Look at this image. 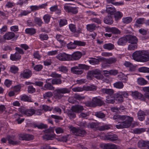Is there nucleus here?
I'll return each instance as SVG.
<instances>
[{"label": "nucleus", "mask_w": 149, "mask_h": 149, "mask_svg": "<svg viewBox=\"0 0 149 149\" xmlns=\"http://www.w3.org/2000/svg\"><path fill=\"white\" fill-rule=\"evenodd\" d=\"M45 134L42 136L43 139L47 140H53L55 138L56 134L54 132V130L52 128H50L45 131Z\"/></svg>", "instance_id": "nucleus-3"}, {"label": "nucleus", "mask_w": 149, "mask_h": 149, "mask_svg": "<svg viewBox=\"0 0 149 149\" xmlns=\"http://www.w3.org/2000/svg\"><path fill=\"white\" fill-rule=\"evenodd\" d=\"M32 71L29 69H26L21 72L20 76L21 78L29 79L32 75Z\"/></svg>", "instance_id": "nucleus-5"}, {"label": "nucleus", "mask_w": 149, "mask_h": 149, "mask_svg": "<svg viewBox=\"0 0 149 149\" xmlns=\"http://www.w3.org/2000/svg\"><path fill=\"white\" fill-rule=\"evenodd\" d=\"M138 146L141 149H149V141H139L138 143Z\"/></svg>", "instance_id": "nucleus-11"}, {"label": "nucleus", "mask_w": 149, "mask_h": 149, "mask_svg": "<svg viewBox=\"0 0 149 149\" xmlns=\"http://www.w3.org/2000/svg\"><path fill=\"white\" fill-rule=\"evenodd\" d=\"M149 60V52H143V54L142 55L141 61L146 62Z\"/></svg>", "instance_id": "nucleus-26"}, {"label": "nucleus", "mask_w": 149, "mask_h": 149, "mask_svg": "<svg viewBox=\"0 0 149 149\" xmlns=\"http://www.w3.org/2000/svg\"><path fill=\"white\" fill-rule=\"evenodd\" d=\"M42 89L44 90H52L54 89V88L52 86L50 83L47 82V80H46V84L44 85Z\"/></svg>", "instance_id": "nucleus-25"}, {"label": "nucleus", "mask_w": 149, "mask_h": 149, "mask_svg": "<svg viewBox=\"0 0 149 149\" xmlns=\"http://www.w3.org/2000/svg\"><path fill=\"white\" fill-rule=\"evenodd\" d=\"M101 92L104 94H106L110 95L113 94L114 91L112 89L104 88L101 89Z\"/></svg>", "instance_id": "nucleus-29"}, {"label": "nucleus", "mask_w": 149, "mask_h": 149, "mask_svg": "<svg viewBox=\"0 0 149 149\" xmlns=\"http://www.w3.org/2000/svg\"><path fill=\"white\" fill-rule=\"evenodd\" d=\"M126 36L125 37L120 38L117 41L118 45H124L127 42Z\"/></svg>", "instance_id": "nucleus-27"}, {"label": "nucleus", "mask_w": 149, "mask_h": 149, "mask_svg": "<svg viewBox=\"0 0 149 149\" xmlns=\"http://www.w3.org/2000/svg\"><path fill=\"white\" fill-rule=\"evenodd\" d=\"M21 56L20 55L15 52L14 54H11L10 55V59L13 61H17L19 60L21 58Z\"/></svg>", "instance_id": "nucleus-22"}, {"label": "nucleus", "mask_w": 149, "mask_h": 149, "mask_svg": "<svg viewBox=\"0 0 149 149\" xmlns=\"http://www.w3.org/2000/svg\"><path fill=\"white\" fill-rule=\"evenodd\" d=\"M103 48L105 49L111 50L114 49V45L113 44L111 43H106L103 45Z\"/></svg>", "instance_id": "nucleus-33"}, {"label": "nucleus", "mask_w": 149, "mask_h": 149, "mask_svg": "<svg viewBox=\"0 0 149 149\" xmlns=\"http://www.w3.org/2000/svg\"><path fill=\"white\" fill-rule=\"evenodd\" d=\"M145 19L144 18H138L136 21L135 25L136 26L138 25L143 24L145 22Z\"/></svg>", "instance_id": "nucleus-42"}, {"label": "nucleus", "mask_w": 149, "mask_h": 149, "mask_svg": "<svg viewBox=\"0 0 149 149\" xmlns=\"http://www.w3.org/2000/svg\"><path fill=\"white\" fill-rule=\"evenodd\" d=\"M138 83L139 85H143L146 84H147V81L143 78H139L138 79Z\"/></svg>", "instance_id": "nucleus-51"}, {"label": "nucleus", "mask_w": 149, "mask_h": 149, "mask_svg": "<svg viewBox=\"0 0 149 149\" xmlns=\"http://www.w3.org/2000/svg\"><path fill=\"white\" fill-rule=\"evenodd\" d=\"M114 87L117 89H121L123 88L124 86L123 83L122 81H117L113 84Z\"/></svg>", "instance_id": "nucleus-34"}, {"label": "nucleus", "mask_w": 149, "mask_h": 149, "mask_svg": "<svg viewBox=\"0 0 149 149\" xmlns=\"http://www.w3.org/2000/svg\"><path fill=\"white\" fill-rule=\"evenodd\" d=\"M94 107L97 106H101L104 104V101L102 98H100L97 97H95L92 99Z\"/></svg>", "instance_id": "nucleus-9"}, {"label": "nucleus", "mask_w": 149, "mask_h": 149, "mask_svg": "<svg viewBox=\"0 0 149 149\" xmlns=\"http://www.w3.org/2000/svg\"><path fill=\"white\" fill-rule=\"evenodd\" d=\"M99 123H97L92 122L89 123L88 125V127H90L95 130H99Z\"/></svg>", "instance_id": "nucleus-21"}, {"label": "nucleus", "mask_w": 149, "mask_h": 149, "mask_svg": "<svg viewBox=\"0 0 149 149\" xmlns=\"http://www.w3.org/2000/svg\"><path fill=\"white\" fill-rule=\"evenodd\" d=\"M105 62L109 64H111L115 63L117 61V58L115 57H111L109 58H106L104 59Z\"/></svg>", "instance_id": "nucleus-30"}, {"label": "nucleus", "mask_w": 149, "mask_h": 149, "mask_svg": "<svg viewBox=\"0 0 149 149\" xmlns=\"http://www.w3.org/2000/svg\"><path fill=\"white\" fill-rule=\"evenodd\" d=\"M114 14L115 19L116 21L119 20L123 16V13L119 11L115 12Z\"/></svg>", "instance_id": "nucleus-35"}, {"label": "nucleus", "mask_w": 149, "mask_h": 149, "mask_svg": "<svg viewBox=\"0 0 149 149\" xmlns=\"http://www.w3.org/2000/svg\"><path fill=\"white\" fill-rule=\"evenodd\" d=\"M110 97L111 96H108L106 97V102L108 103L113 104L115 102V99L111 98Z\"/></svg>", "instance_id": "nucleus-53"}, {"label": "nucleus", "mask_w": 149, "mask_h": 149, "mask_svg": "<svg viewBox=\"0 0 149 149\" xmlns=\"http://www.w3.org/2000/svg\"><path fill=\"white\" fill-rule=\"evenodd\" d=\"M21 100L25 102H32L31 97L30 96H28L25 95H23L21 96Z\"/></svg>", "instance_id": "nucleus-32"}, {"label": "nucleus", "mask_w": 149, "mask_h": 149, "mask_svg": "<svg viewBox=\"0 0 149 149\" xmlns=\"http://www.w3.org/2000/svg\"><path fill=\"white\" fill-rule=\"evenodd\" d=\"M82 53L80 52H76L72 55H69L70 61L78 60L81 57Z\"/></svg>", "instance_id": "nucleus-7"}, {"label": "nucleus", "mask_w": 149, "mask_h": 149, "mask_svg": "<svg viewBox=\"0 0 149 149\" xmlns=\"http://www.w3.org/2000/svg\"><path fill=\"white\" fill-rule=\"evenodd\" d=\"M68 24L67 20L65 18L61 19L59 23V25L60 27L63 26Z\"/></svg>", "instance_id": "nucleus-52"}, {"label": "nucleus", "mask_w": 149, "mask_h": 149, "mask_svg": "<svg viewBox=\"0 0 149 149\" xmlns=\"http://www.w3.org/2000/svg\"><path fill=\"white\" fill-rule=\"evenodd\" d=\"M51 16L48 14L45 15L43 17V19L45 23H48L50 21Z\"/></svg>", "instance_id": "nucleus-49"}, {"label": "nucleus", "mask_w": 149, "mask_h": 149, "mask_svg": "<svg viewBox=\"0 0 149 149\" xmlns=\"http://www.w3.org/2000/svg\"><path fill=\"white\" fill-rule=\"evenodd\" d=\"M127 42L129 43L132 44H137L138 42V39L135 36L131 35H126Z\"/></svg>", "instance_id": "nucleus-13"}, {"label": "nucleus", "mask_w": 149, "mask_h": 149, "mask_svg": "<svg viewBox=\"0 0 149 149\" xmlns=\"http://www.w3.org/2000/svg\"><path fill=\"white\" fill-rule=\"evenodd\" d=\"M143 54V52L140 51H137L135 52L132 54L133 59L138 61H141L142 55Z\"/></svg>", "instance_id": "nucleus-12"}, {"label": "nucleus", "mask_w": 149, "mask_h": 149, "mask_svg": "<svg viewBox=\"0 0 149 149\" xmlns=\"http://www.w3.org/2000/svg\"><path fill=\"white\" fill-rule=\"evenodd\" d=\"M122 22L125 24H127L130 23L132 20V18L131 17H126L123 18Z\"/></svg>", "instance_id": "nucleus-46"}, {"label": "nucleus", "mask_w": 149, "mask_h": 149, "mask_svg": "<svg viewBox=\"0 0 149 149\" xmlns=\"http://www.w3.org/2000/svg\"><path fill=\"white\" fill-rule=\"evenodd\" d=\"M15 36L14 33L9 32L6 33L3 36V38L5 40H10L14 38Z\"/></svg>", "instance_id": "nucleus-17"}, {"label": "nucleus", "mask_w": 149, "mask_h": 149, "mask_svg": "<svg viewBox=\"0 0 149 149\" xmlns=\"http://www.w3.org/2000/svg\"><path fill=\"white\" fill-rule=\"evenodd\" d=\"M97 28L96 25L95 24H88L86 25L87 30L90 32H92L95 30Z\"/></svg>", "instance_id": "nucleus-31"}, {"label": "nucleus", "mask_w": 149, "mask_h": 149, "mask_svg": "<svg viewBox=\"0 0 149 149\" xmlns=\"http://www.w3.org/2000/svg\"><path fill=\"white\" fill-rule=\"evenodd\" d=\"M39 38L41 40H47L49 38L48 35L45 34H40L39 35Z\"/></svg>", "instance_id": "nucleus-58"}, {"label": "nucleus", "mask_w": 149, "mask_h": 149, "mask_svg": "<svg viewBox=\"0 0 149 149\" xmlns=\"http://www.w3.org/2000/svg\"><path fill=\"white\" fill-rule=\"evenodd\" d=\"M105 139L107 140H109L111 141H117L118 140V136L116 134L112 133L105 135Z\"/></svg>", "instance_id": "nucleus-14"}, {"label": "nucleus", "mask_w": 149, "mask_h": 149, "mask_svg": "<svg viewBox=\"0 0 149 149\" xmlns=\"http://www.w3.org/2000/svg\"><path fill=\"white\" fill-rule=\"evenodd\" d=\"M69 57V54L64 52L59 54L56 56L57 59L61 61H70Z\"/></svg>", "instance_id": "nucleus-10"}, {"label": "nucleus", "mask_w": 149, "mask_h": 149, "mask_svg": "<svg viewBox=\"0 0 149 149\" xmlns=\"http://www.w3.org/2000/svg\"><path fill=\"white\" fill-rule=\"evenodd\" d=\"M62 83V81L60 79H52V84H60Z\"/></svg>", "instance_id": "nucleus-56"}, {"label": "nucleus", "mask_w": 149, "mask_h": 149, "mask_svg": "<svg viewBox=\"0 0 149 149\" xmlns=\"http://www.w3.org/2000/svg\"><path fill=\"white\" fill-rule=\"evenodd\" d=\"M64 9L66 12L69 13H72L73 14H76L78 12L77 9L76 8L69 6H65Z\"/></svg>", "instance_id": "nucleus-15"}, {"label": "nucleus", "mask_w": 149, "mask_h": 149, "mask_svg": "<svg viewBox=\"0 0 149 149\" xmlns=\"http://www.w3.org/2000/svg\"><path fill=\"white\" fill-rule=\"evenodd\" d=\"M69 27L70 31L74 33L76 31L75 25L72 24L69 25Z\"/></svg>", "instance_id": "nucleus-64"}, {"label": "nucleus", "mask_w": 149, "mask_h": 149, "mask_svg": "<svg viewBox=\"0 0 149 149\" xmlns=\"http://www.w3.org/2000/svg\"><path fill=\"white\" fill-rule=\"evenodd\" d=\"M146 128H137L133 130L134 132L136 134H140L146 131Z\"/></svg>", "instance_id": "nucleus-41"}, {"label": "nucleus", "mask_w": 149, "mask_h": 149, "mask_svg": "<svg viewBox=\"0 0 149 149\" xmlns=\"http://www.w3.org/2000/svg\"><path fill=\"white\" fill-rule=\"evenodd\" d=\"M55 91L56 92L55 94V98L58 99H60L64 96V94L69 93L70 91V90L66 88H58L56 89Z\"/></svg>", "instance_id": "nucleus-2"}, {"label": "nucleus", "mask_w": 149, "mask_h": 149, "mask_svg": "<svg viewBox=\"0 0 149 149\" xmlns=\"http://www.w3.org/2000/svg\"><path fill=\"white\" fill-rule=\"evenodd\" d=\"M74 43L77 46H84L86 45V42H84L82 41L81 40H74Z\"/></svg>", "instance_id": "nucleus-47"}, {"label": "nucleus", "mask_w": 149, "mask_h": 149, "mask_svg": "<svg viewBox=\"0 0 149 149\" xmlns=\"http://www.w3.org/2000/svg\"><path fill=\"white\" fill-rule=\"evenodd\" d=\"M71 71L73 73L77 74H81L83 72V70L79 69L77 66L71 68Z\"/></svg>", "instance_id": "nucleus-19"}, {"label": "nucleus", "mask_w": 149, "mask_h": 149, "mask_svg": "<svg viewBox=\"0 0 149 149\" xmlns=\"http://www.w3.org/2000/svg\"><path fill=\"white\" fill-rule=\"evenodd\" d=\"M67 47L68 49H75L76 47V45L73 42H70L67 45Z\"/></svg>", "instance_id": "nucleus-61"}, {"label": "nucleus", "mask_w": 149, "mask_h": 149, "mask_svg": "<svg viewBox=\"0 0 149 149\" xmlns=\"http://www.w3.org/2000/svg\"><path fill=\"white\" fill-rule=\"evenodd\" d=\"M146 114L141 110H139L137 113L138 119L141 121H143L145 118V116Z\"/></svg>", "instance_id": "nucleus-28"}, {"label": "nucleus", "mask_w": 149, "mask_h": 149, "mask_svg": "<svg viewBox=\"0 0 149 149\" xmlns=\"http://www.w3.org/2000/svg\"><path fill=\"white\" fill-rule=\"evenodd\" d=\"M19 70L18 68L15 65H12L10 68V71L12 73L15 74Z\"/></svg>", "instance_id": "nucleus-50"}, {"label": "nucleus", "mask_w": 149, "mask_h": 149, "mask_svg": "<svg viewBox=\"0 0 149 149\" xmlns=\"http://www.w3.org/2000/svg\"><path fill=\"white\" fill-rule=\"evenodd\" d=\"M74 98L78 100H81L85 99V97L83 96H81L80 95L76 93L75 94L74 96Z\"/></svg>", "instance_id": "nucleus-63"}, {"label": "nucleus", "mask_w": 149, "mask_h": 149, "mask_svg": "<svg viewBox=\"0 0 149 149\" xmlns=\"http://www.w3.org/2000/svg\"><path fill=\"white\" fill-rule=\"evenodd\" d=\"M114 98L118 102L121 103L123 102V98L120 92L116 93L114 95Z\"/></svg>", "instance_id": "nucleus-18"}, {"label": "nucleus", "mask_w": 149, "mask_h": 149, "mask_svg": "<svg viewBox=\"0 0 149 149\" xmlns=\"http://www.w3.org/2000/svg\"><path fill=\"white\" fill-rule=\"evenodd\" d=\"M113 119L118 122L124 120L121 122L119 125H116V127L118 129L130 127L133 120L132 117L126 115L120 116L119 115H114Z\"/></svg>", "instance_id": "nucleus-1"}, {"label": "nucleus", "mask_w": 149, "mask_h": 149, "mask_svg": "<svg viewBox=\"0 0 149 149\" xmlns=\"http://www.w3.org/2000/svg\"><path fill=\"white\" fill-rule=\"evenodd\" d=\"M137 44H131L129 45L128 50H133L137 48Z\"/></svg>", "instance_id": "nucleus-55"}, {"label": "nucleus", "mask_w": 149, "mask_h": 149, "mask_svg": "<svg viewBox=\"0 0 149 149\" xmlns=\"http://www.w3.org/2000/svg\"><path fill=\"white\" fill-rule=\"evenodd\" d=\"M139 71L140 72H149V68L146 67H142L138 69Z\"/></svg>", "instance_id": "nucleus-60"}, {"label": "nucleus", "mask_w": 149, "mask_h": 149, "mask_svg": "<svg viewBox=\"0 0 149 149\" xmlns=\"http://www.w3.org/2000/svg\"><path fill=\"white\" fill-rule=\"evenodd\" d=\"M95 115L97 117L100 118H103L105 117V115L101 111L95 112Z\"/></svg>", "instance_id": "nucleus-45"}, {"label": "nucleus", "mask_w": 149, "mask_h": 149, "mask_svg": "<svg viewBox=\"0 0 149 149\" xmlns=\"http://www.w3.org/2000/svg\"><path fill=\"white\" fill-rule=\"evenodd\" d=\"M104 22L106 24L110 25L113 23V21L112 16L108 15L104 17Z\"/></svg>", "instance_id": "nucleus-24"}, {"label": "nucleus", "mask_w": 149, "mask_h": 149, "mask_svg": "<svg viewBox=\"0 0 149 149\" xmlns=\"http://www.w3.org/2000/svg\"><path fill=\"white\" fill-rule=\"evenodd\" d=\"M110 129V127L109 125H104L101 126L99 127V130L104 131L106 130H108Z\"/></svg>", "instance_id": "nucleus-62"}, {"label": "nucleus", "mask_w": 149, "mask_h": 149, "mask_svg": "<svg viewBox=\"0 0 149 149\" xmlns=\"http://www.w3.org/2000/svg\"><path fill=\"white\" fill-rule=\"evenodd\" d=\"M25 33L31 35L34 34L36 32V30L34 28H27L25 30Z\"/></svg>", "instance_id": "nucleus-37"}, {"label": "nucleus", "mask_w": 149, "mask_h": 149, "mask_svg": "<svg viewBox=\"0 0 149 149\" xmlns=\"http://www.w3.org/2000/svg\"><path fill=\"white\" fill-rule=\"evenodd\" d=\"M90 20L92 22L98 24H101L102 23L101 20L97 17L91 18L90 19Z\"/></svg>", "instance_id": "nucleus-54"}, {"label": "nucleus", "mask_w": 149, "mask_h": 149, "mask_svg": "<svg viewBox=\"0 0 149 149\" xmlns=\"http://www.w3.org/2000/svg\"><path fill=\"white\" fill-rule=\"evenodd\" d=\"M56 38L57 40L61 43L64 42V37L63 36L60 34L57 35L56 36Z\"/></svg>", "instance_id": "nucleus-57"}, {"label": "nucleus", "mask_w": 149, "mask_h": 149, "mask_svg": "<svg viewBox=\"0 0 149 149\" xmlns=\"http://www.w3.org/2000/svg\"><path fill=\"white\" fill-rule=\"evenodd\" d=\"M7 139L8 143L10 144L16 145L17 143V142L15 141V137L14 136H9L8 137Z\"/></svg>", "instance_id": "nucleus-36"}, {"label": "nucleus", "mask_w": 149, "mask_h": 149, "mask_svg": "<svg viewBox=\"0 0 149 149\" xmlns=\"http://www.w3.org/2000/svg\"><path fill=\"white\" fill-rule=\"evenodd\" d=\"M88 61L89 63L92 65H97L99 63V61L98 59L95 58H90Z\"/></svg>", "instance_id": "nucleus-43"}, {"label": "nucleus", "mask_w": 149, "mask_h": 149, "mask_svg": "<svg viewBox=\"0 0 149 149\" xmlns=\"http://www.w3.org/2000/svg\"><path fill=\"white\" fill-rule=\"evenodd\" d=\"M66 113L68 116L71 119L74 118L76 117V114L71 110H68L67 111Z\"/></svg>", "instance_id": "nucleus-38"}, {"label": "nucleus", "mask_w": 149, "mask_h": 149, "mask_svg": "<svg viewBox=\"0 0 149 149\" xmlns=\"http://www.w3.org/2000/svg\"><path fill=\"white\" fill-rule=\"evenodd\" d=\"M15 118H16V121H17L18 124H20L23 122L24 120V118H21L19 116H22L17 113H16L14 115Z\"/></svg>", "instance_id": "nucleus-39"}, {"label": "nucleus", "mask_w": 149, "mask_h": 149, "mask_svg": "<svg viewBox=\"0 0 149 149\" xmlns=\"http://www.w3.org/2000/svg\"><path fill=\"white\" fill-rule=\"evenodd\" d=\"M105 58H102L100 59L101 61H102V66L104 68H108L109 66L108 64H109L107 63L106 62H105Z\"/></svg>", "instance_id": "nucleus-59"}, {"label": "nucleus", "mask_w": 149, "mask_h": 149, "mask_svg": "<svg viewBox=\"0 0 149 149\" xmlns=\"http://www.w3.org/2000/svg\"><path fill=\"white\" fill-rule=\"evenodd\" d=\"M88 73V75L91 74L93 76L95 75H98L101 73V71L99 69H95L91 71H89Z\"/></svg>", "instance_id": "nucleus-44"}, {"label": "nucleus", "mask_w": 149, "mask_h": 149, "mask_svg": "<svg viewBox=\"0 0 149 149\" xmlns=\"http://www.w3.org/2000/svg\"><path fill=\"white\" fill-rule=\"evenodd\" d=\"M71 109L74 112L79 113L80 111L84 110L83 107L79 105H76L72 106Z\"/></svg>", "instance_id": "nucleus-20"}, {"label": "nucleus", "mask_w": 149, "mask_h": 149, "mask_svg": "<svg viewBox=\"0 0 149 149\" xmlns=\"http://www.w3.org/2000/svg\"><path fill=\"white\" fill-rule=\"evenodd\" d=\"M21 113L26 116H31L35 114L36 110L31 107L30 109H22L21 111Z\"/></svg>", "instance_id": "nucleus-6"}, {"label": "nucleus", "mask_w": 149, "mask_h": 149, "mask_svg": "<svg viewBox=\"0 0 149 149\" xmlns=\"http://www.w3.org/2000/svg\"><path fill=\"white\" fill-rule=\"evenodd\" d=\"M118 77L119 80L123 81L124 82H126L127 80V76L122 73H120Z\"/></svg>", "instance_id": "nucleus-40"}, {"label": "nucleus", "mask_w": 149, "mask_h": 149, "mask_svg": "<svg viewBox=\"0 0 149 149\" xmlns=\"http://www.w3.org/2000/svg\"><path fill=\"white\" fill-rule=\"evenodd\" d=\"M68 127L72 133L77 136H84L86 134V131L83 130L76 128L72 126H70Z\"/></svg>", "instance_id": "nucleus-4"}, {"label": "nucleus", "mask_w": 149, "mask_h": 149, "mask_svg": "<svg viewBox=\"0 0 149 149\" xmlns=\"http://www.w3.org/2000/svg\"><path fill=\"white\" fill-rule=\"evenodd\" d=\"M106 11L109 14L112 15H114L116 11V10L113 6H107L106 7Z\"/></svg>", "instance_id": "nucleus-23"}, {"label": "nucleus", "mask_w": 149, "mask_h": 149, "mask_svg": "<svg viewBox=\"0 0 149 149\" xmlns=\"http://www.w3.org/2000/svg\"><path fill=\"white\" fill-rule=\"evenodd\" d=\"M132 95L133 97L136 99H138L144 101H145L146 100V97L145 96V94L143 95L137 91H135L132 92Z\"/></svg>", "instance_id": "nucleus-8"}, {"label": "nucleus", "mask_w": 149, "mask_h": 149, "mask_svg": "<svg viewBox=\"0 0 149 149\" xmlns=\"http://www.w3.org/2000/svg\"><path fill=\"white\" fill-rule=\"evenodd\" d=\"M58 69V71L63 73H66L68 71V68L66 66L61 65L59 67Z\"/></svg>", "instance_id": "nucleus-48"}, {"label": "nucleus", "mask_w": 149, "mask_h": 149, "mask_svg": "<svg viewBox=\"0 0 149 149\" xmlns=\"http://www.w3.org/2000/svg\"><path fill=\"white\" fill-rule=\"evenodd\" d=\"M103 149H117L118 146L112 143H107L103 144L102 146Z\"/></svg>", "instance_id": "nucleus-16"}]
</instances>
